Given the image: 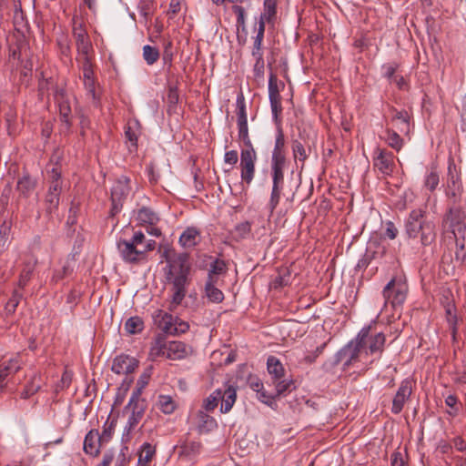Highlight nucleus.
Masks as SVG:
<instances>
[{
	"mask_svg": "<svg viewBox=\"0 0 466 466\" xmlns=\"http://www.w3.org/2000/svg\"><path fill=\"white\" fill-rule=\"evenodd\" d=\"M446 313H447L448 322L452 327V334H453V336H455L456 315L454 314V306L452 304H449L447 306Z\"/></svg>",
	"mask_w": 466,
	"mask_h": 466,
	"instance_id": "61",
	"label": "nucleus"
},
{
	"mask_svg": "<svg viewBox=\"0 0 466 466\" xmlns=\"http://www.w3.org/2000/svg\"><path fill=\"white\" fill-rule=\"evenodd\" d=\"M154 323L166 334L171 335L172 329L177 318L171 314L162 310L157 309L152 314Z\"/></svg>",
	"mask_w": 466,
	"mask_h": 466,
	"instance_id": "19",
	"label": "nucleus"
},
{
	"mask_svg": "<svg viewBox=\"0 0 466 466\" xmlns=\"http://www.w3.org/2000/svg\"><path fill=\"white\" fill-rule=\"evenodd\" d=\"M72 378H73V374L70 371L66 370L62 374L60 381L57 383V385L56 387V391L68 388L72 382Z\"/></svg>",
	"mask_w": 466,
	"mask_h": 466,
	"instance_id": "55",
	"label": "nucleus"
},
{
	"mask_svg": "<svg viewBox=\"0 0 466 466\" xmlns=\"http://www.w3.org/2000/svg\"><path fill=\"white\" fill-rule=\"evenodd\" d=\"M191 352V348L182 341L167 342L166 358L169 360H182Z\"/></svg>",
	"mask_w": 466,
	"mask_h": 466,
	"instance_id": "21",
	"label": "nucleus"
},
{
	"mask_svg": "<svg viewBox=\"0 0 466 466\" xmlns=\"http://www.w3.org/2000/svg\"><path fill=\"white\" fill-rule=\"evenodd\" d=\"M208 410H199L193 418L194 424L200 434L208 433L218 426L216 420L208 413Z\"/></svg>",
	"mask_w": 466,
	"mask_h": 466,
	"instance_id": "16",
	"label": "nucleus"
},
{
	"mask_svg": "<svg viewBox=\"0 0 466 466\" xmlns=\"http://www.w3.org/2000/svg\"><path fill=\"white\" fill-rule=\"evenodd\" d=\"M275 389L278 394H283L286 391H289L293 387V380L289 379L274 380Z\"/></svg>",
	"mask_w": 466,
	"mask_h": 466,
	"instance_id": "48",
	"label": "nucleus"
},
{
	"mask_svg": "<svg viewBox=\"0 0 466 466\" xmlns=\"http://www.w3.org/2000/svg\"><path fill=\"white\" fill-rule=\"evenodd\" d=\"M286 160H270L271 180L284 181Z\"/></svg>",
	"mask_w": 466,
	"mask_h": 466,
	"instance_id": "37",
	"label": "nucleus"
},
{
	"mask_svg": "<svg viewBox=\"0 0 466 466\" xmlns=\"http://www.w3.org/2000/svg\"><path fill=\"white\" fill-rule=\"evenodd\" d=\"M125 329L128 334L139 333L144 329V321L138 316L130 317L126 321Z\"/></svg>",
	"mask_w": 466,
	"mask_h": 466,
	"instance_id": "41",
	"label": "nucleus"
},
{
	"mask_svg": "<svg viewBox=\"0 0 466 466\" xmlns=\"http://www.w3.org/2000/svg\"><path fill=\"white\" fill-rule=\"evenodd\" d=\"M203 446L199 440L192 438L189 433L178 446V455L187 461H194L202 451Z\"/></svg>",
	"mask_w": 466,
	"mask_h": 466,
	"instance_id": "12",
	"label": "nucleus"
},
{
	"mask_svg": "<svg viewBox=\"0 0 466 466\" xmlns=\"http://www.w3.org/2000/svg\"><path fill=\"white\" fill-rule=\"evenodd\" d=\"M100 441L98 431H89L84 440L85 452L94 457L97 456L100 450Z\"/></svg>",
	"mask_w": 466,
	"mask_h": 466,
	"instance_id": "23",
	"label": "nucleus"
},
{
	"mask_svg": "<svg viewBox=\"0 0 466 466\" xmlns=\"http://www.w3.org/2000/svg\"><path fill=\"white\" fill-rule=\"evenodd\" d=\"M276 123H277V129H276V136H275V144H274V148L272 150L270 160H286V155H285L286 140H285L284 132L281 127L280 120L278 119V121H276Z\"/></svg>",
	"mask_w": 466,
	"mask_h": 466,
	"instance_id": "20",
	"label": "nucleus"
},
{
	"mask_svg": "<svg viewBox=\"0 0 466 466\" xmlns=\"http://www.w3.org/2000/svg\"><path fill=\"white\" fill-rule=\"evenodd\" d=\"M220 396L222 397L220 408H232L237 398L236 389L232 386L220 389Z\"/></svg>",
	"mask_w": 466,
	"mask_h": 466,
	"instance_id": "35",
	"label": "nucleus"
},
{
	"mask_svg": "<svg viewBox=\"0 0 466 466\" xmlns=\"http://www.w3.org/2000/svg\"><path fill=\"white\" fill-rule=\"evenodd\" d=\"M406 453L401 452L400 451H395L390 456V464L391 466H406Z\"/></svg>",
	"mask_w": 466,
	"mask_h": 466,
	"instance_id": "54",
	"label": "nucleus"
},
{
	"mask_svg": "<svg viewBox=\"0 0 466 466\" xmlns=\"http://www.w3.org/2000/svg\"><path fill=\"white\" fill-rule=\"evenodd\" d=\"M77 61L81 64L83 71V79H94V71L90 61L89 55L78 56Z\"/></svg>",
	"mask_w": 466,
	"mask_h": 466,
	"instance_id": "43",
	"label": "nucleus"
},
{
	"mask_svg": "<svg viewBox=\"0 0 466 466\" xmlns=\"http://www.w3.org/2000/svg\"><path fill=\"white\" fill-rule=\"evenodd\" d=\"M386 137L385 140L389 147L399 152L403 147V139L399 135V133L393 129L388 128L385 131Z\"/></svg>",
	"mask_w": 466,
	"mask_h": 466,
	"instance_id": "39",
	"label": "nucleus"
},
{
	"mask_svg": "<svg viewBox=\"0 0 466 466\" xmlns=\"http://www.w3.org/2000/svg\"><path fill=\"white\" fill-rule=\"evenodd\" d=\"M130 239L134 244L140 248H143L147 242L146 236L142 231H136ZM149 239H147V241Z\"/></svg>",
	"mask_w": 466,
	"mask_h": 466,
	"instance_id": "64",
	"label": "nucleus"
},
{
	"mask_svg": "<svg viewBox=\"0 0 466 466\" xmlns=\"http://www.w3.org/2000/svg\"><path fill=\"white\" fill-rule=\"evenodd\" d=\"M370 331V326L363 327L357 336L341 348L335 356V363L341 364L344 370L351 366L360 367L358 362L361 353V349L367 342Z\"/></svg>",
	"mask_w": 466,
	"mask_h": 466,
	"instance_id": "3",
	"label": "nucleus"
},
{
	"mask_svg": "<svg viewBox=\"0 0 466 466\" xmlns=\"http://www.w3.org/2000/svg\"><path fill=\"white\" fill-rule=\"evenodd\" d=\"M267 370L273 380L284 377L285 369L280 360L275 356H269L267 360Z\"/></svg>",
	"mask_w": 466,
	"mask_h": 466,
	"instance_id": "27",
	"label": "nucleus"
},
{
	"mask_svg": "<svg viewBox=\"0 0 466 466\" xmlns=\"http://www.w3.org/2000/svg\"><path fill=\"white\" fill-rule=\"evenodd\" d=\"M167 100L169 106H176L178 103L179 94L176 86H170L168 87Z\"/></svg>",
	"mask_w": 466,
	"mask_h": 466,
	"instance_id": "57",
	"label": "nucleus"
},
{
	"mask_svg": "<svg viewBox=\"0 0 466 466\" xmlns=\"http://www.w3.org/2000/svg\"><path fill=\"white\" fill-rule=\"evenodd\" d=\"M48 189L45 198L46 211L54 213L59 205L60 194L62 192L61 170L57 167L47 169Z\"/></svg>",
	"mask_w": 466,
	"mask_h": 466,
	"instance_id": "5",
	"label": "nucleus"
},
{
	"mask_svg": "<svg viewBox=\"0 0 466 466\" xmlns=\"http://www.w3.org/2000/svg\"><path fill=\"white\" fill-rule=\"evenodd\" d=\"M238 160V155L236 150H229L224 154L225 164L229 165L231 167L237 164Z\"/></svg>",
	"mask_w": 466,
	"mask_h": 466,
	"instance_id": "62",
	"label": "nucleus"
},
{
	"mask_svg": "<svg viewBox=\"0 0 466 466\" xmlns=\"http://www.w3.org/2000/svg\"><path fill=\"white\" fill-rule=\"evenodd\" d=\"M156 453V449L148 442H145L141 447V452L138 458V463L147 466Z\"/></svg>",
	"mask_w": 466,
	"mask_h": 466,
	"instance_id": "42",
	"label": "nucleus"
},
{
	"mask_svg": "<svg viewBox=\"0 0 466 466\" xmlns=\"http://www.w3.org/2000/svg\"><path fill=\"white\" fill-rule=\"evenodd\" d=\"M398 235V228L395 227L394 223L390 220L385 222V236L390 239L396 238Z\"/></svg>",
	"mask_w": 466,
	"mask_h": 466,
	"instance_id": "63",
	"label": "nucleus"
},
{
	"mask_svg": "<svg viewBox=\"0 0 466 466\" xmlns=\"http://www.w3.org/2000/svg\"><path fill=\"white\" fill-rule=\"evenodd\" d=\"M264 33H265V25H263V22L258 23V27L257 29V35L254 37L253 42V48L252 49H262V42L264 38Z\"/></svg>",
	"mask_w": 466,
	"mask_h": 466,
	"instance_id": "53",
	"label": "nucleus"
},
{
	"mask_svg": "<svg viewBox=\"0 0 466 466\" xmlns=\"http://www.w3.org/2000/svg\"><path fill=\"white\" fill-rule=\"evenodd\" d=\"M143 58L147 65H154L159 58V51L157 47L146 45L143 46Z\"/></svg>",
	"mask_w": 466,
	"mask_h": 466,
	"instance_id": "44",
	"label": "nucleus"
},
{
	"mask_svg": "<svg viewBox=\"0 0 466 466\" xmlns=\"http://www.w3.org/2000/svg\"><path fill=\"white\" fill-rule=\"evenodd\" d=\"M373 166L382 175L390 176L395 167L393 154L385 149L376 147L373 151Z\"/></svg>",
	"mask_w": 466,
	"mask_h": 466,
	"instance_id": "10",
	"label": "nucleus"
},
{
	"mask_svg": "<svg viewBox=\"0 0 466 466\" xmlns=\"http://www.w3.org/2000/svg\"><path fill=\"white\" fill-rule=\"evenodd\" d=\"M462 192V186L461 182V177L457 171L456 166L453 163H450L448 167V181L446 194L448 197L452 198L456 200L461 197Z\"/></svg>",
	"mask_w": 466,
	"mask_h": 466,
	"instance_id": "15",
	"label": "nucleus"
},
{
	"mask_svg": "<svg viewBox=\"0 0 466 466\" xmlns=\"http://www.w3.org/2000/svg\"><path fill=\"white\" fill-rule=\"evenodd\" d=\"M408 292L407 284L400 279H392L384 287L382 295L385 299L384 305L390 303L392 308H396L403 304Z\"/></svg>",
	"mask_w": 466,
	"mask_h": 466,
	"instance_id": "6",
	"label": "nucleus"
},
{
	"mask_svg": "<svg viewBox=\"0 0 466 466\" xmlns=\"http://www.w3.org/2000/svg\"><path fill=\"white\" fill-rule=\"evenodd\" d=\"M166 351H167V343L164 341L162 338H157L152 344L150 350H149V356L151 360H155L156 359L159 357H165L166 358Z\"/></svg>",
	"mask_w": 466,
	"mask_h": 466,
	"instance_id": "40",
	"label": "nucleus"
},
{
	"mask_svg": "<svg viewBox=\"0 0 466 466\" xmlns=\"http://www.w3.org/2000/svg\"><path fill=\"white\" fill-rule=\"evenodd\" d=\"M238 138L243 141L245 147L253 146L248 135V122H237Z\"/></svg>",
	"mask_w": 466,
	"mask_h": 466,
	"instance_id": "47",
	"label": "nucleus"
},
{
	"mask_svg": "<svg viewBox=\"0 0 466 466\" xmlns=\"http://www.w3.org/2000/svg\"><path fill=\"white\" fill-rule=\"evenodd\" d=\"M220 389L214 390L204 402V408H217L221 405Z\"/></svg>",
	"mask_w": 466,
	"mask_h": 466,
	"instance_id": "50",
	"label": "nucleus"
},
{
	"mask_svg": "<svg viewBox=\"0 0 466 466\" xmlns=\"http://www.w3.org/2000/svg\"><path fill=\"white\" fill-rule=\"evenodd\" d=\"M35 187V181L27 174L20 177L16 184V189L25 198L34 191Z\"/></svg>",
	"mask_w": 466,
	"mask_h": 466,
	"instance_id": "32",
	"label": "nucleus"
},
{
	"mask_svg": "<svg viewBox=\"0 0 466 466\" xmlns=\"http://www.w3.org/2000/svg\"><path fill=\"white\" fill-rule=\"evenodd\" d=\"M112 411H113V410H111V411L108 413L107 420H109V418L112 414ZM116 420L115 418H113L110 422L108 420L106 421V423L104 425V430H103L102 435L99 436L101 441L102 440L108 441L111 438L112 432L116 426Z\"/></svg>",
	"mask_w": 466,
	"mask_h": 466,
	"instance_id": "49",
	"label": "nucleus"
},
{
	"mask_svg": "<svg viewBox=\"0 0 466 466\" xmlns=\"http://www.w3.org/2000/svg\"><path fill=\"white\" fill-rule=\"evenodd\" d=\"M268 99L272 117L275 121L279 119V114L281 112L280 95L278 86V80L274 74H270L268 77Z\"/></svg>",
	"mask_w": 466,
	"mask_h": 466,
	"instance_id": "14",
	"label": "nucleus"
},
{
	"mask_svg": "<svg viewBox=\"0 0 466 466\" xmlns=\"http://www.w3.org/2000/svg\"><path fill=\"white\" fill-rule=\"evenodd\" d=\"M201 240L200 231L195 227H187L180 235L178 242L184 248H192Z\"/></svg>",
	"mask_w": 466,
	"mask_h": 466,
	"instance_id": "22",
	"label": "nucleus"
},
{
	"mask_svg": "<svg viewBox=\"0 0 466 466\" xmlns=\"http://www.w3.org/2000/svg\"><path fill=\"white\" fill-rule=\"evenodd\" d=\"M166 278L172 284L170 309H175L184 299L187 293V277L190 272L188 256L180 254L167 258Z\"/></svg>",
	"mask_w": 466,
	"mask_h": 466,
	"instance_id": "1",
	"label": "nucleus"
},
{
	"mask_svg": "<svg viewBox=\"0 0 466 466\" xmlns=\"http://www.w3.org/2000/svg\"><path fill=\"white\" fill-rule=\"evenodd\" d=\"M227 271V265L222 259H215L211 264L208 274L207 280L218 281L219 275L225 274Z\"/></svg>",
	"mask_w": 466,
	"mask_h": 466,
	"instance_id": "38",
	"label": "nucleus"
},
{
	"mask_svg": "<svg viewBox=\"0 0 466 466\" xmlns=\"http://www.w3.org/2000/svg\"><path fill=\"white\" fill-rule=\"evenodd\" d=\"M138 367V360L131 356L121 354L113 360L112 371L119 375H127L126 379Z\"/></svg>",
	"mask_w": 466,
	"mask_h": 466,
	"instance_id": "13",
	"label": "nucleus"
},
{
	"mask_svg": "<svg viewBox=\"0 0 466 466\" xmlns=\"http://www.w3.org/2000/svg\"><path fill=\"white\" fill-rule=\"evenodd\" d=\"M156 241L149 239L143 248L137 247L131 239H118L116 248L123 261L129 264H137L147 258V252L155 249Z\"/></svg>",
	"mask_w": 466,
	"mask_h": 466,
	"instance_id": "4",
	"label": "nucleus"
},
{
	"mask_svg": "<svg viewBox=\"0 0 466 466\" xmlns=\"http://www.w3.org/2000/svg\"><path fill=\"white\" fill-rule=\"evenodd\" d=\"M218 281L207 280L205 284V293L208 300L213 303H220L224 299L223 292L216 287Z\"/></svg>",
	"mask_w": 466,
	"mask_h": 466,
	"instance_id": "30",
	"label": "nucleus"
},
{
	"mask_svg": "<svg viewBox=\"0 0 466 466\" xmlns=\"http://www.w3.org/2000/svg\"><path fill=\"white\" fill-rule=\"evenodd\" d=\"M410 114L405 111H395L391 118L394 127L402 134L408 135L410 131Z\"/></svg>",
	"mask_w": 466,
	"mask_h": 466,
	"instance_id": "25",
	"label": "nucleus"
},
{
	"mask_svg": "<svg viewBox=\"0 0 466 466\" xmlns=\"http://www.w3.org/2000/svg\"><path fill=\"white\" fill-rule=\"evenodd\" d=\"M258 157L253 146L245 147L240 151V177L247 185H250L256 173Z\"/></svg>",
	"mask_w": 466,
	"mask_h": 466,
	"instance_id": "7",
	"label": "nucleus"
},
{
	"mask_svg": "<svg viewBox=\"0 0 466 466\" xmlns=\"http://www.w3.org/2000/svg\"><path fill=\"white\" fill-rule=\"evenodd\" d=\"M232 10L237 15V23L238 25L245 27V9L241 5H233Z\"/></svg>",
	"mask_w": 466,
	"mask_h": 466,
	"instance_id": "60",
	"label": "nucleus"
},
{
	"mask_svg": "<svg viewBox=\"0 0 466 466\" xmlns=\"http://www.w3.org/2000/svg\"><path fill=\"white\" fill-rule=\"evenodd\" d=\"M285 181L272 180L270 198L268 203V209L272 213L279 204Z\"/></svg>",
	"mask_w": 466,
	"mask_h": 466,
	"instance_id": "26",
	"label": "nucleus"
},
{
	"mask_svg": "<svg viewBox=\"0 0 466 466\" xmlns=\"http://www.w3.org/2000/svg\"><path fill=\"white\" fill-rule=\"evenodd\" d=\"M126 138L134 148L137 146L140 135V124L137 119L129 120L125 130Z\"/></svg>",
	"mask_w": 466,
	"mask_h": 466,
	"instance_id": "29",
	"label": "nucleus"
},
{
	"mask_svg": "<svg viewBox=\"0 0 466 466\" xmlns=\"http://www.w3.org/2000/svg\"><path fill=\"white\" fill-rule=\"evenodd\" d=\"M237 122H248L246 101L242 93L238 95L236 99Z\"/></svg>",
	"mask_w": 466,
	"mask_h": 466,
	"instance_id": "45",
	"label": "nucleus"
},
{
	"mask_svg": "<svg viewBox=\"0 0 466 466\" xmlns=\"http://www.w3.org/2000/svg\"><path fill=\"white\" fill-rule=\"evenodd\" d=\"M405 233L409 238L420 239L422 246H429L436 238V225L427 218L425 211L416 208L405 219Z\"/></svg>",
	"mask_w": 466,
	"mask_h": 466,
	"instance_id": "2",
	"label": "nucleus"
},
{
	"mask_svg": "<svg viewBox=\"0 0 466 466\" xmlns=\"http://www.w3.org/2000/svg\"><path fill=\"white\" fill-rule=\"evenodd\" d=\"M23 298V294L17 290H15L8 299V301L5 305V311L6 315H13L15 312L17 306L20 303V300Z\"/></svg>",
	"mask_w": 466,
	"mask_h": 466,
	"instance_id": "46",
	"label": "nucleus"
},
{
	"mask_svg": "<svg viewBox=\"0 0 466 466\" xmlns=\"http://www.w3.org/2000/svg\"><path fill=\"white\" fill-rule=\"evenodd\" d=\"M235 230L239 237L245 238L249 234L251 230V225L248 221H245L238 224L235 228Z\"/></svg>",
	"mask_w": 466,
	"mask_h": 466,
	"instance_id": "59",
	"label": "nucleus"
},
{
	"mask_svg": "<svg viewBox=\"0 0 466 466\" xmlns=\"http://www.w3.org/2000/svg\"><path fill=\"white\" fill-rule=\"evenodd\" d=\"M23 366V360L19 354L14 355L8 360L0 362V372L8 378L15 374Z\"/></svg>",
	"mask_w": 466,
	"mask_h": 466,
	"instance_id": "24",
	"label": "nucleus"
},
{
	"mask_svg": "<svg viewBox=\"0 0 466 466\" xmlns=\"http://www.w3.org/2000/svg\"><path fill=\"white\" fill-rule=\"evenodd\" d=\"M413 381L410 379H405L401 381L394 398L393 408H402L408 403L412 392Z\"/></svg>",
	"mask_w": 466,
	"mask_h": 466,
	"instance_id": "18",
	"label": "nucleus"
},
{
	"mask_svg": "<svg viewBox=\"0 0 466 466\" xmlns=\"http://www.w3.org/2000/svg\"><path fill=\"white\" fill-rule=\"evenodd\" d=\"M188 329H189V325L187 322L177 318L175 324H174V328L172 329L171 335L183 334V333L187 332L188 330Z\"/></svg>",
	"mask_w": 466,
	"mask_h": 466,
	"instance_id": "58",
	"label": "nucleus"
},
{
	"mask_svg": "<svg viewBox=\"0 0 466 466\" xmlns=\"http://www.w3.org/2000/svg\"><path fill=\"white\" fill-rule=\"evenodd\" d=\"M386 337L382 332H379L369 338V346L366 353L380 355L384 350Z\"/></svg>",
	"mask_w": 466,
	"mask_h": 466,
	"instance_id": "28",
	"label": "nucleus"
},
{
	"mask_svg": "<svg viewBox=\"0 0 466 466\" xmlns=\"http://www.w3.org/2000/svg\"><path fill=\"white\" fill-rule=\"evenodd\" d=\"M133 381L132 379H126L124 380L122 385H121V388L118 389V391L116 393V400L112 406V408H114L115 405H121L122 404V401L125 398V394L127 392V390H128L131 382Z\"/></svg>",
	"mask_w": 466,
	"mask_h": 466,
	"instance_id": "52",
	"label": "nucleus"
},
{
	"mask_svg": "<svg viewBox=\"0 0 466 466\" xmlns=\"http://www.w3.org/2000/svg\"><path fill=\"white\" fill-rule=\"evenodd\" d=\"M43 380L40 375L35 374L27 382L24 390L21 392V398L27 399L37 392L42 385Z\"/></svg>",
	"mask_w": 466,
	"mask_h": 466,
	"instance_id": "34",
	"label": "nucleus"
},
{
	"mask_svg": "<svg viewBox=\"0 0 466 466\" xmlns=\"http://www.w3.org/2000/svg\"><path fill=\"white\" fill-rule=\"evenodd\" d=\"M56 101L58 105L59 118L61 121L60 132L67 134L72 124V110L68 99L65 97L63 90L56 93Z\"/></svg>",
	"mask_w": 466,
	"mask_h": 466,
	"instance_id": "11",
	"label": "nucleus"
},
{
	"mask_svg": "<svg viewBox=\"0 0 466 466\" xmlns=\"http://www.w3.org/2000/svg\"><path fill=\"white\" fill-rule=\"evenodd\" d=\"M143 410H138L137 411H136L135 410H133L131 415L128 418L127 423L124 429L122 441L127 442L130 440V432L141 420L143 416Z\"/></svg>",
	"mask_w": 466,
	"mask_h": 466,
	"instance_id": "31",
	"label": "nucleus"
},
{
	"mask_svg": "<svg viewBox=\"0 0 466 466\" xmlns=\"http://www.w3.org/2000/svg\"><path fill=\"white\" fill-rule=\"evenodd\" d=\"M452 233L456 238L466 239V219L462 222L451 224Z\"/></svg>",
	"mask_w": 466,
	"mask_h": 466,
	"instance_id": "56",
	"label": "nucleus"
},
{
	"mask_svg": "<svg viewBox=\"0 0 466 466\" xmlns=\"http://www.w3.org/2000/svg\"><path fill=\"white\" fill-rule=\"evenodd\" d=\"M129 182L130 179L126 176H121L115 181L111 188V216H115L122 209L123 201L127 198L131 190Z\"/></svg>",
	"mask_w": 466,
	"mask_h": 466,
	"instance_id": "8",
	"label": "nucleus"
},
{
	"mask_svg": "<svg viewBox=\"0 0 466 466\" xmlns=\"http://www.w3.org/2000/svg\"><path fill=\"white\" fill-rule=\"evenodd\" d=\"M277 2L278 0H264V10L260 15L258 23L263 22L265 25L266 22H269L276 15Z\"/></svg>",
	"mask_w": 466,
	"mask_h": 466,
	"instance_id": "36",
	"label": "nucleus"
},
{
	"mask_svg": "<svg viewBox=\"0 0 466 466\" xmlns=\"http://www.w3.org/2000/svg\"><path fill=\"white\" fill-rule=\"evenodd\" d=\"M440 178L439 174L435 170H431L429 174L426 175L424 185L431 191H433L439 185Z\"/></svg>",
	"mask_w": 466,
	"mask_h": 466,
	"instance_id": "51",
	"label": "nucleus"
},
{
	"mask_svg": "<svg viewBox=\"0 0 466 466\" xmlns=\"http://www.w3.org/2000/svg\"><path fill=\"white\" fill-rule=\"evenodd\" d=\"M292 154L295 161H299L304 165L311 151L310 145L307 139L299 133V138L294 139L291 144Z\"/></svg>",
	"mask_w": 466,
	"mask_h": 466,
	"instance_id": "17",
	"label": "nucleus"
},
{
	"mask_svg": "<svg viewBox=\"0 0 466 466\" xmlns=\"http://www.w3.org/2000/svg\"><path fill=\"white\" fill-rule=\"evenodd\" d=\"M73 35L76 39L78 56L89 55L92 48L87 32L84 27L83 21L77 17L73 18Z\"/></svg>",
	"mask_w": 466,
	"mask_h": 466,
	"instance_id": "9",
	"label": "nucleus"
},
{
	"mask_svg": "<svg viewBox=\"0 0 466 466\" xmlns=\"http://www.w3.org/2000/svg\"><path fill=\"white\" fill-rule=\"evenodd\" d=\"M137 220L141 225L147 224L149 226H153L158 221V217L150 208L143 207L140 209H138V211H137Z\"/></svg>",
	"mask_w": 466,
	"mask_h": 466,
	"instance_id": "33",
	"label": "nucleus"
}]
</instances>
